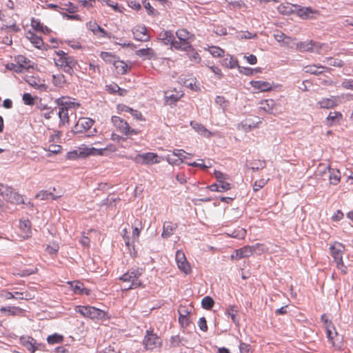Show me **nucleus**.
Here are the masks:
<instances>
[{
	"mask_svg": "<svg viewBox=\"0 0 353 353\" xmlns=\"http://www.w3.org/2000/svg\"><path fill=\"white\" fill-rule=\"evenodd\" d=\"M72 290L73 292L76 294H90V290L84 287L83 283L79 281H68L67 283Z\"/></svg>",
	"mask_w": 353,
	"mask_h": 353,
	"instance_id": "nucleus-23",
	"label": "nucleus"
},
{
	"mask_svg": "<svg viewBox=\"0 0 353 353\" xmlns=\"http://www.w3.org/2000/svg\"><path fill=\"white\" fill-rule=\"evenodd\" d=\"M130 114L134 117V119L138 121H144L145 120L142 113L137 110L132 108Z\"/></svg>",
	"mask_w": 353,
	"mask_h": 353,
	"instance_id": "nucleus-62",
	"label": "nucleus"
},
{
	"mask_svg": "<svg viewBox=\"0 0 353 353\" xmlns=\"http://www.w3.org/2000/svg\"><path fill=\"white\" fill-rule=\"evenodd\" d=\"M48 152L47 157H50L52 154H57L61 151V146L59 145L52 144L49 145L48 148H44Z\"/></svg>",
	"mask_w": 353,
	"mask_h": 353,
	"instance_id": "nucleus-51",
	"label": "nucleus"
},
{
	"mask_svg": "<svg viewBox=\"0 0 353 353\" xmlns=\"http://www.w3.org/2000/svg\"><path fill=\"white\" fill-rule=\"evenodd\" d=\"M141 274L142 272L139 269L130 270L123 274L119 279L123 283H125L124 290H128L130 289L143 288V282L140 279Z\"/></svg>",
	"mask_w": 353,
	"mask_h": 353,
	"instance_id": "nucleus-1",
	"label": "nucleus"
},
{
	"mask_svg": "<svg viewBox=\"0 0 353 353\" xmlns=\"http://www.w3.org/2000/svg\"><path fill=\"white\" fill-rule=\"evenodd\" d=\"M296 4L290 3H282L277 8L278 11L282 14L289 15L294 13Z\"/></svg>",
	"mask_w": 353,
	"mask_h": 353,
	"instance_id": "nucleus-38",
	"label": "nucleus"
},
{
	"mask_svg": "<svg viewBox=\"0 0 353 353\" xmlns=\"http://www.w3.org/2000/svg\"><path fill=\"white\" fill-rule=\"evenodd\" d=\"M330 254L336 264V268L345 274L347 272V268L343 261V254L345 250L343 245L336 242L330 246Z\"/></svg>",
	"mask_w": 353,
	"mask_h": 353,
	"instance_id": "nucleus-5",
	"label": "nucleus"
},
{
	"mask_svg": "<svg viewBox=\"0 0 353 353\" xmlns=\"http://www.w3.org/2000/svg\"><path fill=\"white\" fill-rule=\"evenodd\" d=\"M52 82L58 88H63L67 83L65 76L61 73L53 74Z\"/></svg>",
	"mask_w": 353,
	"mask_h": 353,
	"instance_id": "nucleus-41",
	"label": "nucleus"
},
{
	"mask_svg": "<svg viewBox=\"0 0 353 353\" xmlns=\"http://www.w3.org/2000/svg\"><path fill=\"white\" fill-rule=\"evenodd\" d=\"M228 2L230 8L234 10H241L245 12L248 6L243 0H225Z\"/></svg>",
	"mask_w": 353,
	"mask_h": 353,
	"instance_id": "nucleus-33",
	"label": "nucleus"
},
{
	"mask_svg": "<svg viewBox=\"0 0 353 353\" xmlns=\"http://www.w3.org/2000/svg\"><path fill=\"white\" fill-rule=\"evenodd\" d=\"M294 10V13L303 19H309L311 17V14L318 12L316 10H314L310 7H302L296 4Z\"/></svg>",
	"mask_w": 353,
	"mask_h": 353,
	"instance_id": "nucleus-22",
	"label": "nucleus"
},
{
	"mask_svg": "<svg viewBox=\"0 0 353 353\" xmlns=\"http://www.w3.org/2000/svg\"><path fill=\"white\" fill-rule=\"evenodd\" d=\"M19 341L30 353H34L37 350L43 351L45 349L44 344L37 343L33 337L28 335L20 336Z\"/></svg>",
	"mask_w": 353,
	"mask_h": 353,
	"instance_id": "nucleus-8",
	"label": "nucleus"
},
{
	"mask_svg": "<svg viewBox=\"0 0 353 353\" xmlns=\"http://www.w3.org/2000/svg\"><path fill=\"white\" fill-rule=\"evenodd\" d=\"M94 121L90 118L82 117L80 118L73 128L74 133H83L90 129L93 125Z\"/></svg>",
	"mask_w": 353,
	"mask_h": 353,
	"instance_id": "nucleus-13",
	"label": "nucleus"
},
{
	"mask_svg": "<svg viewBox=\"0 0 353 353\" xmlns=\"http://www.w3.org/2000/svg\"><path fill=\"white\" fill-rule=\"evenodd\" d=\"M261 105H264L263 106H261V108L263 110L266 112H270L273 110L275 105V102L273 99H267L261 102Z\"/></svg>",
	"mask_w": 353,
	"mask_h": 353,
	"instance_id": "nucleus-55",
	"label": "nucleus"
},
{
	"mask_svg": "<svg viewBox=\"0 0 353 353\" xmlns=\"http://www.w3.org/2000/svg\"><path fill=\"white\" fill-rule=\"evenodd\" d=\"M325 331L328 341L332 344V345L336 349L340 348L342 339L338 334L334 325H328L327 328L325 329Z\"/></svg>",
	"mask_w": 353,
	"mask_h": 353,
	"instance_id": "nucleus-12",
	"label": "nucleus"
},
{
	"mask_svg": "<svg viewBox=\"0 0 353 353\" xmlns=\"http://www.w3.org/2000/svg\"><path fill=\"white\" fill-rule=\"evenodd\" d=\"M175 261L178 268L185 274H191L192 268L188 261L185 253L181 250H177L175 254Z\"/></svg>",
	"mask_w": 353,
	"mask_h": 353,
	"instance_id": "nucleus-10",
	"label": "nucleus"
},
{
	"mask_svg": "<svg viewBox=\"0 0 353 353\" xmlns=\"http://www.w3.org/2000/svg\"><path fill=\"white\" fill-rule=\"evenodd\" d=\"M221 65L229 69L239 68L237 59L231 55H228L225 57L221 61Z\"/></svg>",
	"mask_w": 353,
	"mask_h": 353,
	"instance_id": "nucleus-37",
	"label": "nucleus"
},
{
	"mask_svg": "<svg viewBox=\"0 0 353 353\" xmlns=\"http://www.w3.org/2000/svg\"><path fill=\"white\" fill-rule=\"evenodd\" d=\"M59 117L63 124L69 123L68 109L67 107L61 106L59 108Z\"/></svg>",
	"mask_w": 353,
	"mask_h": 353,
	"instance_id": "nucleus-46",
	"label": "nucleus"
},
{
	"mask_svg": "<svg viewBox=\"0 0 353 353\" xmlns=\"http://www.w3.org/2000/svg\"><path fill=\"white\" fill-rule=\"evenodd\" d=\"M24 104L32 105L34 104V99L30 93H24L22 97Z\"/></svg>",
	"mask_w": 353,
	"mask_h": 353,
	"instance_id": "nucleus-60",
	"label": "nucleus"
},
{
	"mask_svg": "<svg viewBox=\"0 0 353 353\" xmlns=\"http://www.w3.org/2000/svg\"><path fill=\"white\" fill-rule=\"evenodd\" d=\"M173 155L178 157V159H173L171 155H167L166 160L170 164L172 165H179V163L183 162V159L187 157L186 155L192 157L191 154L185 152L183 150H174Z\"/></svg>",
	"mask_w": 353,
	"mask_h": 353,
	"instance_id": "nucleus-19",
	"label": "nucleus"
},
{
	"mask_svg": "<svg viewBox=\"0 0 353 353\" xmlns=\"http://www.w3.org/2000/svg\"><path fill=\"white\" fill-rule=\"evenodd\" d=\"M215 102L223 109H225L228 105V101L223 96H217L215 99Z\"/></svg>",
	"mask_w": 353,
	"mask_h": 353,
	"instance_id": "nucleus-61",
	"label": "nucleus"
},
{
	"mask_svg": "<svg viewBox=\"0 0 353 353\" xmlns=\"http://www.w3.org/2000/svg\"><path fill=\"white\" fill-rule=\"evenodd\" d=\"M111 120L117 130L125 136L137 135L140 133V130L132 128L126 121L119 117L112 116Z\"/></svg>",
	"mask_w": 353,
	"mask_h": 353,
	"instance_id": "nucleus-6",
	"label": "nucleus"
},
{
	"mask_svg": "<svg viewBox=\"0 0 353 353\" xmlns=\"http://www.w3.org/2000/svg\"><path fill=\"white\" fill-rule=\"evenodd\" d=\"M128 159L136 163L143 165L155 164L160 162L159 157L157 153L154 152L139 154L135 157H129Z\"/></svg>",
	"mask_w": 353,
	"mask_h": 353,
	"instance_id": "nucleus-7",
	"label": "nucleus"
},
{
	"mask_svg": "<svg viewBox=\"0 0 353 353\" xmlns=\"http://www.w3.org/2000/svg\"><path fill=\"white\" fill-rule=\"evenodd\" d=\"M178 228V225L176 223H172L170 221H165L163 223V232L161 234V236L163 239H168L174 234V232Z\"/></svg>",
	"mask_w": 353,
	"mask_h": 353,
	"instance_id": "nucleus-24",
	"label": "nucleus"
},
{
	"mask_svg": "<svg viewBox=\"0 0 353 353\" xmlns=\"http://www.w3.org/2000/svg\"><path fill=\"white\" fill-rule=\"evenodd\" d=\"M86 27L98 38L102 39L110 37L108 32L94 21L88 22L86 23Z\"/></svg>",
	"mask_w": 353,
	"mask_h": 353,
	"instance_id": "nucleus-16",
	"label": "nucleus"
},
{
	"mask_svg": "<svg viewBox=\"0 0 353 353\" xmlns=\"http://www.w3.org/2000/svg\"><path fill=\"white\" fill-rule=\"evenodd\" d=\"M100 57L108 63H113L118 57L111 52H101Z\"/></svg>",
	"mask_w": 353,
	"mask_h": 353,
	"instance_id": "nucleus-50",
	"label": "nucleus"
},
{
	"mask_svg": "<svg viewBox=\"0 0 353 353\" xmlns=\"http://www.w3.org/2000/svg\"><path fill=\"white\" fill-rule=\"evenodd\" d=\"M36 197L38 199H41V200L48 199L50 197L52 199L55 200L59 196H54L53 194L51 192H47L46 191H41L37 194Z\"/></svg>",
	"mask_w": 353,
	"mask_h": 353,
	"instance_id": "nucleus-57",
	"label": "nucleus"
},
{
	"mask_svg": "<svg viewBox=\"0 0 353 353\" xmlns=\"http://www.w3.org/2000/svg\"><path fill=\"white\" fill-rule=\"evenodd\" d=\"M0 312L3 314L7 313L8 315L14 316H21L23 314L24 310L17 306H3L0 308Z\"/></svg>",
	"mask_w": 353,
	"mask_h": 353,
	"instance_id": "nucleus-30",
	"label": "nucleus"
},
{
	"mask_svg": "<svg viewBox=\"0 0 353 353\" xmlns=\"http://www.w3.org/2000/svg\"><path fill=\"white\" fill-rule=\"evenodd\" d=\"M327 64L334 67H342L343 65V62L342 60L339 59H333L332 57H329L326 59Z\"/></svg>",
	"mask_w": 353,
	"mask_h": 353,
	"instance_id": "nucleus-59",
	"label": "nucleus"
},
{
	"mask_svg": "<svg viewBox=\"0 0 353 353\" xmlns=\"http://www.w3.org/2000/svg\"><path fill=\"white\" fill-rule=\"evenodd\" d=\"M159 39L163 41L166 45L170 44L172 48H174V43H176L174 34L168 30L162 31L159 35Z\"/></svg>",
	"mask_w": 353,
	"mask_h": 353,
	"instance_id": "nucleus-31",
	"label": "nucleus"
},
{
	"mask_svg": "<svg viewBox=\"0 0 353 353\" xmlns=\"http://www.w3.org/2000/svg\"><path fill=\"white\" fill-rule=\"evenodd\" d=\"M253 248L252 245H245L239 249L235 250L231 254L232 260H239L243 258L249 257L252 255Z\"/></svg>",
	"mask_w": 353,
	"mask_h": 353,
	"instance_id": "nucleus-18",
	"label": "nucleus"
},
{
	"mask_svg": "<svg viewBox=\"0 0 353 353\" xmlns=\"http://www.w3.org/2000/svg\"><path fill=\"white\" fill-rule=\"evenodd\" d=\"M343 118L341 112L338 111L330 112L326 118V125L331 127L334 125L339 124Z\"/></svg>",
	"mask_w": 353,
	"mask_h": 353,
	"instance_id": "nucleus-28",
	"label": "nucleus"
},
{
	"mask_svg": "<svg viewBox=\"0 0 353 353\" xmlns=\"http://www.w3.org/2000/svg\"><path fill=\"white\" fill-rule=\"evenodd\" d=\"M142 229L141 221L139 219H136L134 223L132 236L134 238H138L140 235L141 230Z\"/></svg>",
	"mask_w": 353,
	"mask_h": 353,
	"instance_id": "nucleus-53",
	"label": "nucleus"
},
{
	"mask_svg": "<svg viewBox=\"0 0 353 353\" xmlns=\"http://www.w3.org/2000/svg\"><path fill=\"white\" fill-rule=\"evenodd\" d=\"M87 146L82 145L78 148L77 150L70 151L66 154V159L68 160H76L79 158L88 157Z\"/></svg>",
	"mask_w": 353,
	"mask_h": 353,
	"instance_id": "nucleus-20",
	"label": "nucleus"
},
{
	"mask_svg": "<svg viewBox=\"0 0 353 353\" xmlns=\"http://www.w3.org/2000/svg\"><path fill=\"white\" fill-rule=\"evenodd\" d=\"M134 38L141 41H147L150 39V36L147 33V29L145 26H138L133 30Z\"/></svg>",
	"mask_w": 353,
	"mask_h": 353,
	"instance_id": "nucleus-25",
	"label": "nucleus"
},
{
	"mask_svg": "<svg viewBox=\"0 0 353 353\" xmlns=\"http://www.w3.org/2000/svg\"><path fill=\"white\" fill-rule=\"evenodd\" d=\"M76 312L79 313L82 316L90 319L103 320L108 319V313L103 310L90 305H77L75 307Z\"/></svg>",
	"mask_w": 353,
	"mask_h": 353,
	"instance_id": "nucleus-2",
	"label": "nucleus"
},
{
	"mask_svg": "<svg viewBox=\"0 0 353 353\" xmlns=\"http://www.w3.org/2000/svg\"><path fill=\"white\" fill-rule=\"evenodd\" d=\"M268 179H260L259 180H256L254 185H253V190L254 192H257L259 190H261L262 188H263L265 184L268 183Z\"/></svg>",
	"mask_w": 353,
	"mask_h": 353,
	"instance_id": "nucleus-58",
	"label": "nucleus"
},
{
	"mask_svg": "<svg viewBox=\"0 0 353 353\" xmlns=\"http://www.w3.org/2000/svg\"><path fill=\"white\" fill-rule=\"evenodd\" d=\"M207 50L214 57H222L225 53V51L222 48L214 46H209Z\"/></svg>",
	"mask_w": 353,
	"mask_h": 353,
	"instance_id": "nucleus-49",
	"label": "nucleus"
},
{
	"mask_svg": "<svg viewBox=\"0 0 353 353\" xmlns=\"http://www.w3.org/2000/svg\"><path fill=\"white\" fill-rule=\"evenodd\" d=\"M86 150H87V153H88V157L103 156L105 154V152L106 150H108L110 152H115L116 148L112 145H110L107 146L106 148H101V149L94 148L93 147H92V148L87 147Z\"/></svg>",
	"mask_w": 353,
	"mask_h": 353,
	"instance_id": "nucleus-27",
	"label": "nucleus"
},
{
	"mask_svg": "<svg viewBox=\"0 0 353 353\" xmlns=\"http://www.w3.org/2000/svg\"><path fill=\"white\" fill-rule=\"evenodd\" d=\"M317 105L321 109H330L338 105L336 97L332 96L330 98H323L317 103Z\"/></svg>",
	"mask_w": 353,
	"mask_h": 353,
	"instance_id": "nucleus-26",
	"label": "nucleus"
},
{
	"mask_svg": "<svg viewBox=\"0 0 353 353\" xmlns=\"http://www.w3.org/2000/svg\"><path fill=\"white\" fill-rule=\"evenodd\" d=\"M31 27L35 31L41 32L44 34H48L50 31L47 26H43V24L41 23L39 20L36 19L34 18H32L31 20Z\"/></svg>",
	"mask_w": 353,
	"mask_h": 353,
	"instance_id": "nucleus-40",
	"label": "nucleus"
},
{
	"mask_svg": "<svg viewBox=\"0 0 353 353\" xmlns=\"http://www.w3.org/2000/svg\"><path fill=\"white\" fill-rule=\"evenodd\" d=\"M136 54L139 57L148 59L156 57V53L151 48L139 49L136 51Z\"/></svg>",
	"mask_w": 353,
	"mask_h": 353,
	"instance_id": "nucleus-39",
	"label": "nucleus"
},
{
	"mask_svg": "<svg viewBox=\"0 0 353 353\" xmlns=\"http://www.w3.org/2000/svg\"><path fill=\"white\" fill-rule=\"evenodd\" d=\"M178 312L179 314V321L182 326H188L190 323L189 312L185 306H180Z\"/></svg>",
	"mask_w": 353,
	"mask_h": 353,
	"instance_id": "nucleus-32",
	"label": "nucleus"
},
{
	"mask_svg": "<svg viewBox=\"0 0 353 353\" xmlns=\"http://www.w3.org/2000/svg\"><path fill=\"white\" fill-rule=\"evenodd\" d=\"M343 216H344V215H343V212L340 210H338L332 216L331 219L333 221L338 222V221H341V219H343Z\"/></svg>",
	"mask_w": 353,
	"mask_h": 353,
	"instance_id": "nucleus-64",
	"label": "nucleus"
},
{
	"mask_svg": "<svg viewBox=\"0 0 353 353\" xmlns=\"http://www.w3.org/2000/svg\"><path fill=\"white\" fill-rule=\"evenodd\" d=\"M143 343L146 349L152 350L161 346V340L152 330H147Z\"/></svg>",
	"mask_w": 353,
	"mask_h": 353,
	"instance_id": "nucleus-9",
	"label": "nucleus"
},
{
	"mask_svg": "<svg viewBox=\"0 0 353 353\" xmlns=\"http://www.w3.org/2000/svg\"><path fill=\"white\" fill-rule=\"evenodd\" d=\"M246 234V230L244 228H239L236 230L232 231V233H228V235L232 238L243 239L245 237Z\"/></svg>",
	"mask_w": 353,
	"mask_h": 353,
	"instance_id": "nucleus-48",
	"label": "nucleus"
},
{
	"mask_svg": "<svg viewBox=\"0 0 353 353\" xmlns=\"http://www.w3.org/2000/svg\"><path fill=\"white\" fill-rule=\"evenodd\" d=\"M191 125L198 132L206 137H210L212 135V133L206 129L202 124L191 123Z\"/></svg>",
	"mask_w": 353,
	"mask_h": 353,
	"instance_id": "nucleus-47",
	"label": "nucleus"
},
{
	"mask_svg": "<svg viewBox=\"0 0 353 353\" xmlns=\"http://www.w3.org/2000/svg\"><path fill=\"white\" fill-rule=\"evenodd\" d=\"M19 228L23 232L22 236L23 239H28L30 237L31 232V223L28 219L21 220L19 223Z\"/></svg>",
	"mask_w": 353,
	"mask_h": 353,
	"instance_id": "nucleus-34",
	"label": "nucleus"
},
{
	"mask_svg": "<svg viewBox=\"0 0 353 353\" xmlns=\"http://www.w3.org/2000/svg\"><path fill=\"white\" fill-rule=\"evenodd\" d=\"M164 95L165 103L172 105H174L183 96V92L181 90H177L176 88H173L165 91Z\"/></svg>",
	"mask_w": 353,
	"mask_h": 353,
	"instance_id": "nucleus-14",
	"label": "nucleus"
},
{
	"mask_svg": "<svg viewBox=\"0 0 353 353\" xmlns=\"http://www.w3.org/2000/svg\"><path fill=\"white\" fill-rule=\"evenodd\" d=\"M314 44L312 41H301L296 43V48L301 52L312 51Z\"/></svg>",
	"mask_w": 353,
	"mask_h": 353,
	"instance_id": "nucleus-45",
	"label": "nucleus"
},
{
	"mask_svg": "<svg viewBox=\"0 0 353 353\" xmlns=\"http://www.w3.org/2000/svg\"><path fill=\"white\" fill-rule=\"evenodd\" d=\"M214 174L220 185V192L228 191L232 188V184L228 182L230 179L228 174L218 170H215Z\"/></svg>",
	"mask_w": 353,
	"mask_h": 353,
	"instance_id": "nucleus-15",
	"label": "nucleus"
},
{
	"mask_svg": "<svg viewBox=\"0 0 353 353\" xmlns=\"http://www.w3.org/2000/svg\"><path fill=\"white\" fill-rule=\"evenodd\" d=\"M46 340L49 345H55L63 343L64 337L63 335L60 334L54 333L52 335H49L47 337Z\"/></svg>",
	"mask_w": 353,
	"mask_h": 353,
	"instance_id": "nucleus-43",
	"label": "nucleus"
},
{
	"mask_svg": "<svg viewBox=\"0 0 353 353\" xmlns=\"http://www.w3.org/2000/svg\"><path fill=\"white\" fill-rule=\"evenodd\" d=\"M0 296L6 300H9V299L30 300V299H32L31 295L28 292H10L6 290L0 292Z\"/></svg>",
	"mask_w": 353,
	"mask_h": 353,
	"instance_id": "nucleus-17",
	"label": "nucleus"
},
{
	"mask_svg": "<svg viewBox=\"0 0 353 353\" xmlns=\"http://www.w3.org/2000/svg\"><path fill=\"white\" fill-rule=\"evenodd\" d=\"M132 108L127 106L124 104H119L117 105V110L119 114H121L123 112H128L130 113Z\"/></svg>",
	"mask_w": 353,
	"mask_h": 353,
	"instance_id": "nucleus-63",
	"label": "nucleus"
},
{
	"mask_svg": "<svg viewBox=\"0 0 353 353\" xmlns=\"http://www.w3.org/2000/svg\"><path fill=\"white\" fill-rule=\"evenodd\" d=\"M55 64L63 68V70L69 74L73 72V68L77 64L76 60L70 56H68L62 50L56 52V57L54 58Z\"/></svg>",
	"mask_w": 353,
	"mask_h": 353,
	"instance_id": "nucleus-3",
	"label": "nucleus"
},
{
	"mask_svg": "<svg viewBox=\"0 0 353 353\" xmlns=\"http://www.w3.org/2000/svg\"><path fill=\"white\" fill-rule=\"evenodd\" d=\"M176 35L179 41L174 44L175 49L187 50L192 48L191 42L194 39L193 34L185 28H181L176 32Z\"/></svg>",
	"mask_w": 353,
	"mask_h": 353,
	"instance_id": "nucleus-4",
	"label": "nucleus"
},
{
	"mask_svg": "<svg viewBox=\"0 0 353 353\" xmlns=\"http://www.w3.org/2000/svg\"><path fill=\"white\" fill-rule=\"evenodd\" d=\"M326 69L330 70V69L323 65H308L304 67V71L306 73H310L312 74L319 75L323 72V70Z\"/></svg>",
	"mask_w": 353,
	"mask_h": 353,
	"instance_id": "nucleus-35",
	"label": "nucleus"
},
{
	"mask_svg": "<svg viewBox=\"0 0 353 353\" xmlns=\"http://www.w3.org/2000/svg\"><path fill=\"white\" fill-rule=\"evenodd\" d=\"M251 86L259 92H268L273 89V83L265 81H251Z\"/></svg>",
	"mask_w": 353,
	"mask_h": 353,
	"instance_id": "nucleus-21",
	"label": "nucleus"
},
{
	"mask_svg": "<svg viewBox=\"0 0 353 353\" xmlns=\"http://www.w3.org/2000/svg\"><path fill=\"white\" fill-rule=\"evenodd\" d=\"M3 197L8 202L12 204L23 203V198L18 192L13 190L12 188L7 187L1 192Z\"/></svg>",
	"mask_w": 353,
	"mask_h": 353,
	"instance_id": "nucleus-11",
	"label": "nucleus"
},
{
	"mask_svg": "<svg viewBox=\"0 0 353 353\" xmlns=\"http://www.w3.org/2000/svg\"><path fill=\"white\" fill-rule=\"evenodd\" d=\"M212 31L218 36H225L228 33L226 28L222 25H214Z\"/></svg>",
	"mask_w": 353,
	"mask_h": 353,
	"instance_id": "nucleus-56",
	"label": "nucleus"
},
{
	"mask_svg": "<svg viewBox=\"0 0 353 353\" xmlns=\"http://www.w3.org/2000/svg\"><path fill=\"white\" fill-rule=\"evenodd\" d=\"M328 172L330 174L329 180L330 184L337 185L341 181V172L339 170L328 167Z\"/></svg>",
	"mask_w": 353,
	"mask_h": 353,
	"instance_id": "nucleus-36",
	"label": "nucleus"
},
{
	"mask_svg": "<svg viewBox=\"0 0 353 353\" xmlns=\"http://www.w3.org/2000/svg\"><path fill=\"white\" fill-rule=\"evenodd\" d=\"M214 301L210 296H205L201 301L202 307L205 310H211L214 306Z\"/></svg>",
	"mask_w": 353,
	"mask_h": 353,
	"instance_id": "nucleus-54",
	"label": "nucleus"
},
{
	"mask_svg": "<svg viewBox=\"0 0 353 353\" xmlns=\"http://www.w3.org/2000/svg\"><path fill=\"white\" fill-rule=\"evenodd\" d=\"M26 37L37 48L41 49L43 46V41L41 37L37 35L31 30L26 33Z\"/></svg>",
	"mask_w": 353,
	"mask_h": 353,
	"instance_id": "nucleus-29",
	"label": "nucleus"
},
{
	"mask_svg": "<svg viewBox=\"0 0 353 353\" xmlns=\"http://www.w3.org/2000/svg\"><path fill=\"white\" fill-rule=\"evenodd\" d=\"M274 37L278 42H284L285 43H289L292 41L291 37L286 36L280 31L276 32L274 34Z\"/></svg>",
	"mask_w": 353,
	"mask_h": 353,
	"instance_id": "nucleus-52",
	"label": "nucleus"
},
{
	"mask_svg": "<svg viewBox=\"0 0 353 353\" xmlns=\"http://www.w3.org/2000/svg\"><path fill=\"white\" fill-rule=\"evenodd\" d=\"M225 314L230 316L232 321L235 324H239V320L236 318L238 310L235 305H230L225 311Z\"/></svg>",
	"mask_w": 353,
	"mask_h": 353,
	"instance_id": "nucleus-44",
	"label": "nucleus"
},
{
	"mask_svg": "<svg viewBox=\"0 0 353 353\" xmlns=\"http://www.w3.org/2000/svg\"><path fill=\"white\" fill-rule=\"evenodd\" d=\"M117 72L119 74H124L128 71V65L123 61L119 59V57L113 63Z\"/></svg>",
	"mask_w": 353,
	"mask_h": 353,
	"instance_id": "nucleus-42",
	"label": "nucleus"
}]
</instances>
